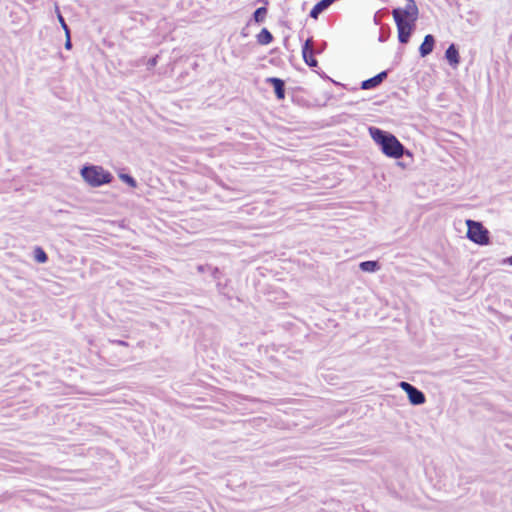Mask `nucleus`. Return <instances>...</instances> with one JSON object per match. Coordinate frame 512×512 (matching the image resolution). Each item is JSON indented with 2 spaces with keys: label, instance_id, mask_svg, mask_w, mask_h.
<instances>
[{
  "label": "nucleus",
  "instance_id": "nucleus-1",
  "mask_svg": "<svg viewBox=\"0 0 512 512\" xmlns=\"http://www.w3.org/2000/svg\"><path fill=\"white\" fill-rule=\"evenodd\" d=\"M369 136L378 146L379 150L388 158L399 160L404 156L413 157L412 152L407 149L399 139L390 131L376 126L368 127Z\"/></svg>",
  "mask_w": 512,
  "mask_h": 512
},
{
  "label": "nucleus",
  "instance_id": "nucleus-2",
  "mask_svg": "<svg viewBox=\"0 0 512 512\" xmlns=\"http://www.w3.org/2000/svg\"><path fill=\"white\" fill-rule=\"evenodd\" d=\"M404 7H397L392 10V15L397 27L398 41L407 44L416 29V22L419 10L414 0H406Z\"/></svg>",
  "mask_w": 512,
  "mask_h": 512
},
{
  "label": "nucleus",
  "instance_id": "nucleus-3",
  "mask_svg": "<svg viewBox=\"0 0 512 512\" xmlns=\"http://www.w3.org/2000/svg\"><path fill=\"white\" fill-rule=\"evenodd\" d=\"M84 181L91 187H100L109 184L113 180L112 174L102 166L85 164L80 170Z\"/></svg>",
  "mask_w": 512,
  "mask_h": 512
},
{
  "label": "nucleus",
  "instance_id": "nucleus-4",
  "mask_svg": "<svg viewBox=\"0 0 512 512\" xmlns=\"http://www.w3.org/2000/svg\"><path fill=\"white\" fill-rule=\"evenodd\" d=\"M466 225V237L471 242L480 246L488 245L490 243V232L481 222L467 219Z\"/></svg>",
  "mask_w": 512,
  "mask_h": 512
},
{
  "label": "nucleus",
  "instance_id": "nucleus-5",
  "mask_svg": "<svg viewBox=\"0 0 512 512\" xmlns=\"http://www.w3.org/2000/svg\"><path fill=\"white\" fill-rule=\"evenodd\" d=\"M313 43L312 38H308L301 47L302 58L304 63L310 68H317L318 61L314 57V52L312 50L311 44Z\"/></svg>",
  "mask_w": 512,
  "mask_h": 512
},
{
  "label": "nucleus",
  "instance_id": "nucleus-6",
  "mask_svg": "<svg viewBox=\"0 0 512 512\" xmlns=\"http://www.w3.org/2000/svg\"><path fill=\"white\" fill-rule=\"evenodd\" d=\"M389 70H383L376 74L375 76L363 80L360 83V88L362 90H371L377 88L380 84H382L386 78L388 77Z\"/></svg>",
  "mask_w": 512,
  "mask_h": 512
},
{
  "label": "nucleus",
  "instance_id": "nucleus-7",
  "mask_svg": "<svg viewBox=\"0 0 512 512\" xmlns=\"http://www.w3.org/2000/svg\"><path fill=\"white\" fill-rule=\"evenodd\" d=\"M435 44H436V38L434 35H432V34L425 35V37L418 49L420 57L425 58L428 55H430L435 48Z\"/></svg>",
  "mask_w": 512,
  "mask_h": 512
},
{
  "label": "nucleus",
  "instance_id": "nucleus-8",
  "mask_svg": "<svg viewBox=\"0 0 512 512\" xmlns=\"http://www.w3.org/2000/svg\"><path fill=\"white\" fill-rule=\"evenodd\" d=\"M444 57L452 68H457L460 64L459 48L455 43H451L445 51Z\"/></svg>",
  "mask_w": 512,
  "mask_h": 512
},
{
  "label": "nucleus",
  "instance_id": "nucleus-9",
  "mask_svg": "<svg viewBox=\"0 0 512 512\" xmlns=\"http://www.w3.org/2000/svg\"><path fill=\"white\" fill-rule=\"evenodd\" d=\"M266 82L273 87L275 96L278 100H284L286 96L285 81L278 77H269Z\"/></svg>",
  "mask_w": 512,
  "mask_h": 512
},
{
  "label": "nucleus",
  "instance_id": "nucleus-10",
  "mask_svg": "<svg viewBox=\"0 0 512 512\" xmlns=\"http://www.w3.org/2000/svg\"><path fill=\"white\" fill-rule=\"evenodd\" d=\"M407 397H408V400L409 402L414 405V406H418V405H422L425 403L426 401V396L425 394L420 390L418 389L416 386H414L408 393H407Z\"/></svg>",
  "mask_w": 512,
  "mask_h": 512
},
{
  "label": "nucleus",
  "instance_id": "nucleus-11",
  "mask_svg": "<svg viewBox=\"0 0 512 512\" xmlns=\"http://www.w3.org/2000/svg\"><path fill=\"white\" fill-rule=\"evenodd\" d=\"M196 269L199 273L207 272V274H210L214 280H219L222 276L221 270L218 267L212 266L210 264H199L197 265Z\"/></svg>",
  "mask_w": 512,
  "mask_h": 512
},
{
  "label": "nucleus",
  "instance_id": "nucleus-12",
  "mask_svg": "<svg viewBox=\"0 0 512 512\" xmlns=\"http://www.w3.org/2000/svg\"><path fill=\"white\" fill-rule=\"evenodd\" d=\"M268 14V9L265 6L258 7L252 14L251 18L247 22V26L254 22L255 24H262Z\"/></svg>",
  "mask_w": 512,
  "mask_h": 512
},
{
  "label": "nucleus",
  "instance_id": "nucleus-13",
  "mask_svg": "<svg viewBox=\"0 0 512 512\" xmlns=\"http://www.w3.org/2000/svg\"><path fill=\"white\" fill-rule=\"evenodd\" d=\"M359 269L365 273H376L381 269L378 260H366L359 263Z\"/></svg>",
  "mask_w": 512,
  "mask_h": 512
},
{
  "label": "nucleus",
  "instance_id": "nucleus-14",
  "mask_svg": "<svg viewBox=\"0 0 512 512\" xmlns=\"http://www.w3.org/2000/svg\"><path fill=\"white\" fill-rule=\"evenodd\" d=\"M256 40L259 45H269L274 40V37L272 33L264 27L256 35Z\"/></svg>",
  "mask_w": 512,
  "mask_h": 512
},
{
  "label": "nucleus",
  "instance_id": "nucleus-15",
  "mask_svg": "<svg viewBox=\"0 0 512 512\" xmlns=\"http://www.w3.org/2000/svg\"><path fill=\"white\" fill-rule=\"evenodd\" d=\"M118 177L130 188H136L138 185L137 180L130 173L126 172L125 169L118 172Z\"/></svg>",
  "mask_w": 512,
  "mask_h": 512
},
{
  "label": "nucleus",
  "instance_id": "nucleus-16",
  "mask_svg": "<svg viewBox=\"0 0 512 512\" xmlns=\"http://www.w3.org/2000/svg\"><path fill=\"white\" fill-rule=\"evenodd\" d=\"M33 258L39 264H44L48 261V255L45 250L40 246H35L33 249Z\"/></svg>",
  "mask_w": 512,
  "mask_h": 512
},
{
  "label": "nucleus",
  "instance_id": "nucleus-17",
  "mask_svg": "<svg viewBox=\"0 0 512 512\" xmlns=\"http://www.w3.org/2000/svg\"><path fill=\"white\" fill-rule=\"evenodd\" d=\"M216 281V288L219 294L225 296L227 299H232V295H230L228 291V283L230 282V280L227 279L224 283H222L220 279Z\"/></svg>",
  "mask_w": 512,
  "mask_h": 512
},
{
  "label": "nucleus",
  "instance_id": "nucleus-18",
  "mask_svg": "<svg viewBox=\"0 0 512 512\" xmlns=\"http://www.w3.org/2000/svg\"><path fill=\"white\" fill-rule=\"evenodd\" d=\"M55 12H56L58 22L60 23L61 28L63 29L64 33L70 32L71 30H70L69 26L67 25L63 15L61 14V11L57 4L55 5Z\"/></svg>",
  "mask_w": 512,
  "mask_h": 512
},
{
  "label": "nucleus",
  "instance_id": "nucleus-19",
  "mask_svg": "<svg viewBox=\"0 0 512 512\" xmlns=\"http://www.w3.org/2000/svg\"><path fill=\"white\" fill-rule=\"evenodd\" d=\"M327 47V42L322 41L320 43H316L315 46L312 48L314 54L320 55L322 54Z\"/></svg>",
  "mask_w": 512,
  "mask_h": 512
},
{
  "label": "nucleus",
  "instance_id": "nucleus-20",
  "mask_svg": "<svg viewBox=\"0 0 512 512\" xmlns=\"http://www.w3.org/2000/svg\"><path fill=\"white\" fill-rule=\"evenodd\" d=\"M390 36V28L381 27L378 40L380 42H386Z\"/></svg>",
  "mask_w": 512,
  "mask_h": 512
},
{
  "label": "nucleus",
  "instance_id": "nucleus-21",
  "mask_svg": "<svg viewBox=\"0 0 512 512\" xmlns=\"http://www.w3.org/2000/svg\"><path fill=\"white\" fill-rule=\"evenodd\" d=\"M64 47L66 50H71L73 47L72 41H71V31L65 33V43Z\"/></svg>",
  "mask_w": 512,
  "mask_h": 512
},
{
  "label": "nucleus",
  "instance_id": "nucleus-22",
  "mask_svg": "<svg viewBox=\"0 0 512 512\" xmlns=\"http://www.w3.org/2000/svg\"><path fill=\"white\" fill-rule=\"evenodd\" d=\"M399 387L407 394L414 387V385L406 381H401L399 383Z\"/></svg>",
  "mask_w": 512,
  "mask_h": 512
},
{
  "label": "nucleus",
  "instance_id": "nucleus-23",
  "mask_svg": "<svg viewBox=\"0 0 512 512\" xmlns=\"http://www.w3.org/2000/svg\"><path fill=\"white\" fill-rule=\"evenodd\" d=\"M399 387L407 394L414 387V385L406 381H401L399 383Z\"/></svg>",
  "mask_w": 512,
  "mask_h": 512
},
{
  "label": "nucleus",
  "instance_id": "nucleus-24",
  "mask_svg": "<svg viewBox=\"0 0 512 512\" xmlns=\"http://www.w3.org/2000/svg\"><path fill=\"white\" fill-rule=\"evenodd\" d=\"M112 344L120 345V346H128V343L124 340L120 339H110L109 340Z\"/></svg>",
  "mask_w": 512,
  "mask_h": 512
},
{
  "label": "nucleus",
  "instance_id": "nucleus-25",
  "mask_svg": "<svg viewBox=\"0 0 512 512\" xmlns=\"http://www.w3.org/2000/svg\"><path fill=\"white\" fill-rule=\"evenodd\" d=\"M158 63V56H154V57H151L149 60H148V66L149 67H154L156 66Z\"/></svg>",
  "mask_w": 512,
  "mask_h": 512
},
{
  "label": "nucleus",
  "instance_id": "nucleus-26",
  "mask_svg": "<svg viewBox=\"0 0 512 512\" xmlns=\"http://www.w3.org/2000/svg\"><path fill=\"white\" fill-rule=\"evenodd\" d=\"M502 264H506V265L512 266V255L504 258L502 260Z\"/></svg>",
  "mask_w": 512,
  "mask_h": 512
},
{
  "label": "nucleus",
  "instance_id": "nucleus-27",
  "mask_svg": "<svg viewBox=\"0 0 512 512\" xmlns=\"http://www.w3.org/2000/svg\"><path fill=\"white\" fill-rule=\"evenodd\" d=\"M316 73L322 78V79H328L331 80V78L323 71H316Z\"/></svg>",
  "mask_w": 512,
  "mask_h": 512
},
{
  "label": "nucleus",
  "instance_id": "nucleus-28",
  "mask_svg": "<svg viewBox=\"0 0 512 512\" xmlns=\"http://www.w3.org/2000/svg\"><path fill=\"white\" fill-rule=\"evenodd\" d=\"M259 2H262L263 3V6H267L269 4V1L268 0H258Z\"/></svg>",
  "mask_w": 512,
  "mask_h": 512
},
{
  "label": "nucleus",
  "instance_id": "nucleus-29",
  "mask_svg": "<svg viewBox=\"0 0 512 512\" xmlns=\"http://www.w3.org/2000/svg\"><path fill=\"white\" fill-rule=\"evenodd\" d=\"M397 164H398L399 166L405 167V164H404L403 162L398 161V162H397Z\"/></svg>",
  "mask_w": 512,
  "mask_h": 512
},
{
  "label": "nucleus",
  "instance_id": "nucleus-30",
  "mask_svg": "<svg viewBox=\"0 0 512 512\" xmlns=\"http://www.w3.org/2000/svg\"><path fill=\"white\" fill-rule=\"evenodd\" d=\"M241 34H242L243 36H247L245 29H243V30H242Z\"/></svg>",
  "mask_w": 512,
  "mask_h": 512
}]
</instances>
